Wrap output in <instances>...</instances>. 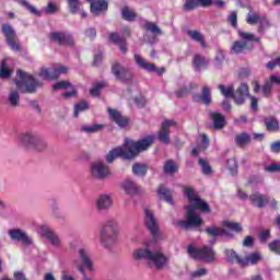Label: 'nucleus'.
Returning <instances> with one entry per match:
<instances>
[{"mask_svg":"<svg viewBox=\"0 0 280 280\" xmlns=\"http://www.w3.org/2000/svg\"><path fill=\"white\" fill-rule=\"evenodd\" d=\"M1 32L10 49H12V51H21V44L16 43V30H14V27H12L10 24L5 23L1 25Z\"/></svg>","mask_w":280,"mask_h":280,"instance_id":"nucleus-9","label":"nucleus"},{"mask_svg":"<svg viewBox=\"0 0 280 280\" xmlns=\"http://www.w3.org/2000/svg\"><path fill=\"white\" fill-rule=\"evenodd\" d=\"M143 27L147 32H151V34H163V31L154 22L147 21Z\"/></svg>","mask_w":280,"mask_h":280,"instance_id":"nucleus-44","label":"nucleus"},{"mask_svg":"<svg viewBox=\"0 0 280 280\" xmlns=\"http://www.w3.org/2000/svg\"><path fill=\"white\" fill-rule=\"evenodd\" d=\"M209 117L213 124V129L214 130H222L224 126H226V118L224 115L218 113V112H211L209 114Z\"/></svg>","mask_w":280,"mask_h":280,"instance_id":"nucleus-26","label":"nucleus"},{"mask_svg":"<svg viewBox=\"0 0 280 280\" xmlns=\"http://www.w3.org/2000/svg\"><path fill=\"white\" fill-rule=\"evenodd\" d=\"M213 0H186L183 10L184 12H194L196 8H211Z\"/></svg>","mask_w":280,"mask_h":280,"instance_id":"nucleus-19","label":"nucleus"},{"mask_svg":"<svg viewBox=\"0 0 280 280\" xmlns=\"http://www.w3.org/2000/svg\"><path fill=\"white\" fill-rule=\"evenodd\" d=\"M117 235H119V228L117 221L108 220L103 224L101 230V242L105 248H110L115 242H117Z\"/></svg>","mask_w":280,"mask_h":280,"instance_id":"nucleus-6","label":"nucleus"},{"mask_svg":"<svg viewBox=\"0 0 280 280\" xmlns=\"http://www.w3.org/2000/svg\"><path fill=\"white\" fill-rule=\"evenodd\" d=\"M188 36L192 39L196 40V43H199V40H202L205 38V36L201 35L200 32L198 31H187Z\"/></svg>","mask_w":280,"mask_h":280,"instance_id":"nucleus-61","label":"nucleus"},{"mask_svg":"<svg viewBox=\"0 0 280 280\" xmlns=\"http://www.w3.org/2000/svg\"><path fill=\"white\" fill-rule=\"evenodd\" d=\"M18 143L22 148L35 150V152H43L47 148V142L35 132L25 131L18 136Z\"/></svg>","mask_w":280,"mask_h":280,"instance_id":"nucleus-3","label":"nucleus"},{"mask_svg":"<svg viewBox=\"0 0 280 280\" xmlns=\"http://www.w3.org/2000/svg\"><path fill=\"white\" fill-rule=\"evenodd\" d=\"M268 248L275 255H280V240H275L268 244Z\"/></svg>","mask_w":280,"mask_h":280,"instance_id":"nucleus-57","label":"nucleus"},{"mask_svg":"<svg viewBox=\"0 0 280 280\" xmlns=\"http://www.w3.org/2000/svg\"><path fill=\"white\" fill-rule=\"evenodd\" d=\"M104 86H106V82L105 81H101L98 83H95L93 89L90 90V94L93 97H100V93H101L102 89H104Z\"/></svg>","mask_w":280,"mask_h":280,"instance_id":"nucleus-47","label":"nucleus"},{"mask_svg":"<svg viewBox=\"0 0 280 280\" xmlns=\"http://www.w3.org/2000/svg\"><path fill=\"white\" fill-rule=\"evenodd\" d=\"M249 202L253 205V207H257V209H264V207L268 205V196L259 191H255L249 195Z\"/></svg>","mask_w":280,"mask_h":280,"instance_id":"nucleus-22","label":"nucleus"},{"mask_svg":"<svg viewBox=\"0 0 280 280\" xmlns=\"http://www.w3.org/2000/svg\"><path fill=\"white\" fill-rule=\"evenodd\" d=\"M264 125L266 126L269 132H279V120L275 116H269L264 119Z\"/></svg>","mask_w":280,"mask_h":280,"instance_id":"nucleus-33","label":"nucleus"},{"mask_svg":"<svg viewBox=\"0 0 280 280\" xmlns=\"http://www.w3.org/2000/svg\"><path fill=\"white\" fill-rule=\"evenodd\" d=\"M261 93L264 97H270V95H272V85L269 80L265 81V84L261 88Z\"/></svg>","mask_w":280,"mask_h":280,"instance_id":"nucleus-54","label":"nucleus"},{"mask_svg":"<svg viewBox=\"0 0 280 280\" xmlns=\"http://www.w3.org/2000/svg\"><path fill=\"white\" fill-rule=\"evenodd\" d=\"M191 91H194V88H180L179 90L175 91V95L178 98H183L186 97V95H189V93H191Z\"/></svg>","mask_w":280,"mask_h":280,"instance_id":"nucleus-58","label":"nucleus"},{"mask_svg":"<svg viewBox=\"0 0 280 280\" xmlns=\"http://www.w3.org/2000/svg\"><path fill=\"white\" fill-rule=\"evenodd\" d=\"M223 62H224V50H222V48H219L217 50L214 67H217V69H220Z\"/></svg>","mask_w":280,"mask_h":280,"instance_id":"nucleus-53","label":"nucleus"},{"mask_svg":"<svg viewBox=\"0 0 280 280\" xmlns=\"http://www.w3.org/2000/svg\"><path fill=\"white\" fill-rule=\"evenodd\" d=\"M164 174H176L178 172V164L174 160H167L163 167Z\"/></svg>","mask_w":280,"mask_h":280,"instance_id":"nucleus-38","label":"nucleus"},{"mask_svg":"<svg viewBox=\"0 0 280 280\" xmlns=\"http://www.w3.org/2000/svg\"><path fill=\"white\" fill-rule=\"evenodd\" d=\"M249 96H250V90L248 89V84L241 83V85L235 92V104H237L238 106H242V104H244L245 102V97H249Z\"/></svg>","mask_w":280,"mask_h":280,"instance_id":"nucleus-23","label":"nucleus"},{"mask_svg":"<svg viewBox=\"0 0 280 280\" xmlns=\"http://www.w3.org/2000/svg\"><path fill=\"white\" fill-rule=\"evenodd\" d=\"M187 253L197 261H205L206 264H213L215 261V250L209 245H203L202 247L189 245Z\"/></svg>","mask_w":280,"mask_h":280,"instance_id":"nucleus-7","label":"nucleus"},{"mask_svg":"<svg viewBox=\"0 0 280 280\" xmlns=\"http://www.w3.org/2000/svg\"><path fill=\"white\" fill-rule=\"evenodd\" d=\"M135 176L143 177L148 174V166L145 164L136 163L132 165Z\"/></svg>","mask_w":280,"mask_h":280,"instance_id":"nucleus-40","label":"nucleus"},{"mask_svg":"<svg viewBox=\"0 0 280 280\" xmlns=\"http://www.w3.org/2000/svg\"><path fill=\"white\" fill-rule=\"evenodd\" d=\"M209 65V60H207L206 56L202 55H194L192 57V69L194 71L200 73L203 69H207Z\"/></svg>","mask_w":280,"mask_h":280,"instance_id":"nucleus-27","label":"nucleus"},{"mask_svg":"<svg viewBox=\"0 0 280 280\" xmlns=\"http://www.w3.org/2000/svg\"><path fill=\"white\" fill-rule=\"evenodd\" d=\"M71 86V83L68 81H59L52 85V91L67 90Z\"/></svg>","mask_w":280,"mask_h":280,"instance_id":"nucleus-60","label":"nucleus"},{"mask_svg":"<svg viewBox=\"0 0 280 280\" xmlns=\"http://www.w3.org/2000/svg\"><path fill=\"white\" fill-rule=\"evenodd\" d=\"M68 69L65 66H58L52 70H49L47 68H43L39 71V78H43V80H58L62 73H67Z\"/></svg>","mask_w":280,"mask_h":280,"instance_id":"nucleus-16","label":"nucleus"},{"mask_svg":"<svg viewBox=\"0 0 280 280\" xmlns=\"http://www.w3.org/2000/svg\"><path fill=\"white\" fill-rule=\"evenodd\" d=\"M49 38L52 43L63 47H73L74 45L73 35L66 31L51 32Z\"/></svg>","mask_w":280,"mask_h":280,"instance_id":"nucleus-11","label":"nucleus"},{"mask_svg":"<svg viewBox=\"0 0 280 280\" xmlns=\"http://www.w3.org/2000/svg\"><path fill=\"white\" fill-rule=\"evenodd\" d=\"M121 16L124 21H129L130 23H132V21L137 19V13H135V11H130L128 7H124L121 9Z\"/></svg>","mask_w":280,"mask_h":280,"instance_id":"nucleus-42","label":"nucleus"},{"mask_svg":"<svg viewBox=\"0 0 280 280\" xmlns=\"http://www.w3.org/2000/svg\"><path fill=\"white\" fill-rule=\"evenodd\" d=\"M68 5L71 14L80 12V0H68Z\"/></svg>","mask_w":280,"mask_h":280,"instance_id":"nucleus-52","label":"nucleus"},{"mask_svg":"<svg viewBox=\"0 0 280 280\" xmlns=\"http://www.w3.org/2000/svg\"><path fill=\"white\" fill-rule=\"evenodd\" d=\"M225 257L226 261L230 264H238V266H242V261L244 258L240 257V255L234 249H225Z\"/></svg>","mask_w":280,"mask_h":280,"instance_id":"nucleus-35","label":"nucleus"},{"mask_svg":"<svg viewBox=\"0 0 280 280\" xmlns=\"http://www.w3.org/2000/svg\"><path fill=\"white\" fill-rule=\"evenodd\" d=\"M78 254H79V259L81 260V264H82L78 266V270L79 272H81V275L86 277V270L84 268H86L88 270H91V268H93V261L91 260V256H89V250L84 248H80L78 250Z\"/></svg>","mask_w":280,"mask_h":280,"instance_id":"nucleus-17","label":"nucleus"},{"mask_svg":"<svg viewBox=\"0 0 280 280\" xmlns=\"http://www.w3.org/2000/svg\"><path fill=\"white\" fill-rule=\"evenodd\" d=\"M203 231L210 237H222V228H218L215 225H212V226L206 228Z\"/></svg>","mask_w":280,"mask_h":280,"instance_id":"nucleus-43","label":"nucleus"},{"mask_svg":"<svg viewBox=\"0 0 280 280\" xmlns=\"http://www.w3.org/2000/svg\"><path fill=\"white\" fill-rule=\"evenodd\" d=\"M247 49H248L247 42L235 40L231 46L232 54H235L236 56H240V54H246Z\"/></svg>","mask_w":280,"mask_h":280,"instance_id":"nucleus-34","label":"nucleus"},{"mask_svg":"<svg viewBox=\"0 0 280 280\" xmlns=\"http://www.w3.org/2000/svg\"><path fill=\"white\" fill-rule=\"evenodd\" d=\"M84 110H89V103L83 101L74 105V117H79L80 113H84Z\"/></svg>","mask_w":280,"mask_h":280,"instance_id":"nucleus-50","label":"nucleus"},{"mask_svg":"<svg viewBox=\"0 0 280 280\" xmlns=\"http://www.w3.org/2000/svg\"><path fill=\"white\" fill-rule=\"evenodd\" d=\"M80 130L85 132L86 135H95V132H100L104 130V125L102 124H93V125H83Z\"/></svg>","mask_w":280,"mask_h":280,"instance_id":"nucleus-36","label":"nucleus"},{"mask_svg":"<svg viewBox=\"0 0 280 280\" xmlns=\"http://www.w3.org/2000/svg\"><path fill=\"white\" fill-rule=\"evenodd\" d=\"M198 163L201 167L202 174H205L206 176H209V174L213 172V170L211 168V165H209V162H207L205 159L200 158Z\"/></svg>","mask_w":280,"mask_h":280,"instance_id":"nucleus-48","label":"nucleus"},{"mask_svg":"<svg viewBox=\"0 0 280 280\" xmlns=\"http://www.w3.org/2000/svg\"><path fill=\"white\" fill-rule=\"evenodd\" d=\"M259 261H261V254L256 252L247 255L246 258H243V260H241V266L246 268V266H255V264Z\"/></svg>","mask_w":280,"mask_h":280,"instance_id":"nucleus-31","label":"nucleus"},{"mask_svg":"<svg viewBox=\"0 0 280 280\" xmlns=\"http://www.w3.org/2000/svg\"><path fill=\"white\" fill-rule=\"evenodd\" d=\"M144 226L156 242L159 240V221L150 208H144Z\"/></svg>","mask_w":280,"mask_h":280,"instance_id":"nucleus-10","label":"nucleus"},{"mask_svg":"<svg viewBox=\"0 0 280 280\" xmlns=\"http://www.w3.org/2000/svg\"><path fill=\"white\" fill-rule=\"evenodd\" d=\"M90 10L94 16H100L101 12L108 11V1L97 0L96 2H92V4H90Z\"/></svg>","mask_w":280,"mask_h":280,"instance_id":"nucleus-28","label":"nucleus"},{"mask_svg":"<svg viewBox=\"0 0 280 280\" xmlns=\"http://www.w3.org/2000/svg\"><path fill=\"white\" fill-rule=\"evenodd\" d=\"M133 60L139 69H143V71H148V73H158V75H163V73H165V68H156L154 63L148 62L139 54L133 55Z\"/></svg>","mask_w":280,"mask_h":280,"instance_id":"nucleus-14","label":"nucleus"},{"mask_svg":"<svg viewBox=\"0 0 280 280\" xmlns=\"http://www.w3.org/2000/svg\"><path fill=\"white\" fill-rule=\"evenodd\" d=\"M40 234H42V237H46V240H48V242L55 248H60V246H62L60 236H58V234H56V232H54V230H51V228H49L47 225H43L40 228Z\"/></svg>","mask_w":280,"mask_h":280,"instance_id":"nucleus-18","label":"nucleus"},{"mask_svg":"<svg viewBox=\"0 0 280 280\" xmlns=\"http://www.w3.org/2000/svg\"><path fill=\"white\" fill-rule=\"evenodd\" d=\"M218 89L223 97L232 98L235 102V89L232 85L226 88L224 84H220Z\"/></svg>","mask_w":280,"mask_h":280,"instance_id":"nucleus-37","label":"nucleus"},{"mask_svg":"<svg viewBox=\"0 0 280 280\" xmlns=\"http://www.w3.org/2000/svg\"><path fill=\"white\" fill-rule=\"evenodd\" d=\"M184 194L191 205L186 206V221H177V226H179V229H184L185 231H189V229H197L202 224V218L196 214V209L201 211V213H211V208L207 201L198 197L192 187H186L184 189Z\"/></svg>","mask_w":280,"mask_h":280,"instance_id":"nucleus-1","label":"nucleus"},{"mask_svg":"<svg viewBox=\"0 0 280 280\" xmlns=\"http://www.w3.org/2000/svg\"><path fill=\"white\" fill-rule=\"evenodd\" d=\"M109 40L114 43V45H120L121 43H126V37L119 36L118 33H110Z\"/></svg>","mask_w":280,"mask_h":280,"instance_id":"nucleus-56","label":"nucleus"},{"mask_svg":"<svg viewBox=\"0 0 280 280\" xmlns=\"http://www.w3.org/2000/svg\"><path fill=\"white\" fill-rule=\"evenodd\" d=\"M8 235L12 242L15 244H21L24 248H30V246H34V238L30 236L22 229H10L8 230Z\"/></svg>","mask_w":280,"mask_h":280,"instance_id":"nucleus-8","label":"nucleus"},{"mask_svg":"<svg viewBox=\"0 0 280 280\" xmlns=\"http://www.w3.org/2000/svg\"><path fill=\"white\" fill-rule=\"evenodd\" d=\"M43 12H45V14L51 15L60 12V8H58L54 2H48L47 7L43 9Z\"/></svg>","mask_w":280,"mask_h":280,"instance_id":"nucleus-51","label":"nucleus"},{"mask_svg":"<svg viewBox=\"0 0 280 280\" xmlns=\"http://www.w3.org/2000/svg\"><path fill=\"white\" fill-rule=\"evenodd\" d=\"M237 34H238L240 39L245 42V43H250V40L254 39L253 33H246V32L238 28Z\"/></svg>","mask_w":280,"mask_h":280,"instance_id":"nucleus-55","label":"nucleus"},{"mask_svg":"<svg viewBox=\"0 0 280 280\" xmlns=\"http://www.w3.org/2000/svg\"><path fill=\"white\" fill-rule=\"evenodd\" d=\"M117 156H122V159H126L128 161H130V158L128 156V150L126 149V144L122 148H115L113 150H110L107 155L105 156V161H107L108 163H113V161H115V159H117Z\"/></svg>","mask_w":280,"mask_h":280,"instance_id":"nucleus-24","label":"nucleus"},{"mask_svg":"<svg viewBox=\"0 0 280 280\" xmlns=\"http://www.w3.org/2000/svg\"><path fill=\"white\" fill-rule=\"evenodd\" d=\"M154 143V136H147L137 142L130 140L129 138L125 139V148L127 149V155L129 160L135 159L140 152H145L150 145Z\"/></svg>","mask_w":280,"mask_h":280,"instance_id":"nucleus-4","label":"nucleus"},{"mask_svg":"<svg viewBox=\"0 0 280 280\" xmlns=\"http://www.w3.org/2000/svg\"><path fill=\"white\" fill-rule=\"evenodd\" d=\"M107 113L109 115V118L114 121V124H117L119 128H126L128 124H130V118L122 116L121 112L117 109L108 107Z\"/></svg>","mask_w":280,"mask_h":280,"instance_id":"nucleus-20","label":"nucleus"},{"mask_svg":"<svg viewBox=\"0 0 280 280\" xmlns=\"http://www.w3.org/2000/svg\"><path fill=\"white\" fill-rule=\"evenodd\" d=\"M275 67H280V57H277L276 59L269 61L266 65V69H268L269 71H272V69H275Z\"/></svg>","mask_w":280,"mask_h":280,"instance_id":"nucleus-64","label":"nucleus"},{"mask_svg":"<svg viewBox=\"0 0 280 280\" xmlns=\"http://www.w3.org/2000/svg\"><path fill=\"white\" fill-rule=\"evenodd\" d=\"M158 198L160 200H164V202H167L171 206H174V199L172 198V190H170V188L165 187V185L159 186Z\"/></svg>","mask_w":280,"mask_h":280,"instance_id":"nucleus-29","label":"nucleus"},{"mask_svg":"<svg viewBox=\"0 0 280 280\" xmlns=\"http://www.w3.org/2000/svg\"><path fill=\"white\" fill-rule=\"evenodd\" d=\"M113 206V198L110 195H101L96 201V208L98 211H106Z\"/></svg>","mask_w":280,"mask_h":280,"instance_id":"nucleus-30","label":"nucleus"},{"mask_svg":"<svg viewBox=\"0 0 280 280\" xmlns=\"http://www.w3.org/2000/svg\"><path fill=\"white\" fill-rule=\"evenodd\" d=\"M228 22L234 27V30H237V11L230 12L228 15Z\"/></svg>","mask_w":280,"mask_h":280,"instance_id":"nucleus-59","label":"nucleus"},{"mask_svg":"<svg viewBox=\"0 0 280 280\" xmlns=\"http://www.w3.org/2000/svg\"><path fill=\"white\" fill-rule=\"evenodd\" d=\"M21 102V96H19V91L13 90L10 92L8 96V103L12 108H16L19 106V103Z\"/></svg>","mask_w":280,"mask_h":280,"instance_id":"nucleus-39","label":"nucleus"},{"mask_svg":"<svg viewBox=\"0 0 280 280\" xmlns=\"http://www.w3.org/2000/svg\"><path fill=\"white\" fill-rule=\"evenodd\" d=\"M133 259L136 261H150L155 266L156 270H163L170 264V256L164 255L163 250L152 252L148 246L137 248L133 252Z\"/></svg>","mask_w":280,"mask_h":280,"instance_id":"nucleus-2","label":"nucleus"},{"mask_svg":"<svg viewBox=\"0 0 280 280\" xmlns=\"http://www.w3.org/2000/svg\"><path fill=\"white\" fill-rule=\"evenodd\" d=\"M192 100L198 104L201 102L206 106H209V104H211V89L208 85H205L201 94H194Z\"/></svg>","mask_w":280,"mask_h":280,"instance_id":"nucleus-25","label":"nucleus"},{"mask_svg":"<svg viewBox=\"0 0 280 280\" xmlns=\"http://www.w3.org/2000/svg\"><path fill=\"white\" fill-rule=\"evenodd\" d=\"M226 167L232 176L237 174V160L235 158L229 159L226 161Z\"/></svg>","mask_w":280,"mask_h":280,"instance_id":"nucleus-46","label":"nucleus"},{"mask_svg":"<svg viewBox=\"0 0 280 280\" xmlns=\"http://www.w3.org/2000/svg\"><path fill=\"white\" fill-rule=\"evenodd\" d=\"M171 126H176V122L174 120H164L156 135V139L159 140V142L163 143L164 145H170L171 143V139H170Z\"/></svg>","mask_w":280,"mask_h":280,"instance_id":"nucleus-15","label":"nucleus"},{"mask_svg":"<svg viewBox=\"0 0 280 280\" xmlns=\"http://www.w3.org/2000/svg\"><path fill=\"white\" fill-rule=\"evenodd\" d=\"M121 188L127 196H141V194H143V188L137 185L132 179H125L121 184Z\"/></svg>","mask_w":280,"mask_h":280,"instance_id":"nucleus-21","label":"nucleus"},{"mask_svg":"<svg viewBox=\"0 0 280 280\" xmlns=\"http://www.w3.org/2000/svg\"><path fill=\"white\" fill-rule=\"evenodd\" d=\"M11 75L12 71H10V68H8V61L4 59L0 65V78L1 80H8V78H11Z\"/></svg>","mask_w":280,"mask_h":280,"instance_id":"nucleus-41","label":"nucleus"},{"mask_svg":"<svg viewBox=\"0 0 280 280\" xmlns=\"http://www.w3.org/2000/svg\"><path fill=\"white\" fill-rule=\"evenodd\" d=\"M265 172H269V174H277L280 172V164L271 163L265 167Z\"/></svg>","mask_w":280,"mask_h":280,"instance_id":"nucleus-62","label":"nucleus"},{"mask_svg":"<svg viewBox=\"0 0 280 280\" xmlns=\"http://www.w3.org/2000/svg\"><path fill=\"white\" fill-rule=\"evenodd\" d=\"M16 75L20 80L15 81V86L20 93H36L38 86H40V82H38V80L21 69L16 71Z\"/></svg>","mask_w":280,"mask_h":280,"instance_id":"nucleus-5","label":"nucleus"},{"mask_svg":"<svg viewBox=\"0 0 280 280\" xmlns=\"http://www.w3.org/2000/svg\"><path fill=\"white\" fill-rule=\"evenodd\" d=\"M91 174L97 180H106L110 176V168L103 161H96L91 165Z\"/></svg>","mask_w":280,"mask_h":280,"instance_id":"nucleus-13","label":"nucleus"},{"mask_svg":"<svg viewBox=\"0 0 280 280\" xmlns=\"http://www.w3.org/2000/svg\"><path fill=\"white\" fill-rule=\"evenodd\" d=\"M112 73L116 80L124 83L132 82V78H135V74L130 71V69L121 66L120 63H114L112 66Z\"/></svg>","mask_w":280,"mask_h":280,"instance_id":"nucleus-12","label":"nucleus"},{"mask_svg":"<svg viewBox=\"0 0 280 280\" xmlns=\"http://www.w3.org/2000/svg\"><path fill=\"white\" fill-rule=\"evenodd\" d=\"M234 141L238 148H246L253 141V138L247 132H242L235 136Z\"/></svg>","mask_w":280,"mask_h":280,"instance_id":"nucleus-32","label":"nucleus"},{"mask_svg":"<svg viewBox=\"0 0 280 280\" xmlns=\"http://www.w3.org/2000/svg\"><path fill=\"white\" fill-rule=\"evenodd\" d=\"M21 5L23 8H26L31 14H34L35 16H43V11L36 9V7L30 4L27 0H20Z\"/></svg>","mask_w":280,"mask_h":280,"instance_id":"nucleus-45","label":"nucleus"},{"mask_svg":"<svg viewBox=\"0 0 280 280\" xmlns=\"http://www.w3.org/2000/svg\"><path fill=\"white\" fill-rule=\"evenodd\" d=\"M261 16H259V14H250L248 13L247 15V23L248 25H257V23H259Z\"/></svg>","mask_w":280,"mask_h":280,"instance_id":"nucleus-63","label":"nucleus"},{"mask_svg":"<svg viewBox=\"0 0 280 280\" xmlns=\"http://www.w3.org/2000/svg\"><path fill=\"white\" fill-rule=\"evenodd\" d=\"M223 226L226 229H230L231 231H234V233H242V225L237 222H231V221H224Z\"/></svg>","mask_w":280,"mask_h":280,"instance_id":"nucleus-49","label":"nucleus"}]
</instances>
